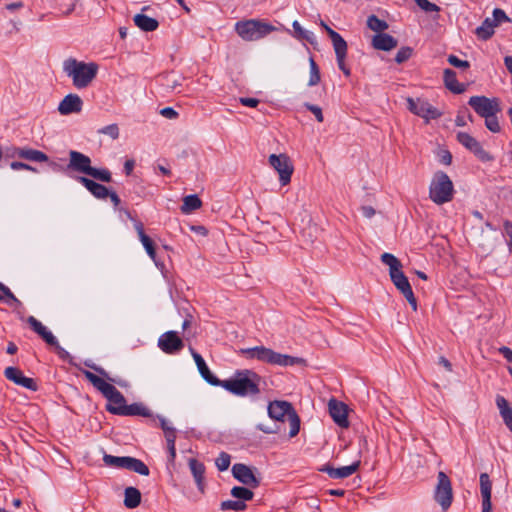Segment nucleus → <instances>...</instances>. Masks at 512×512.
I'll use <instances>...</instances> for the list:
<instances>
[{
  "label": "nucleus",
  "mask_w": 512,
  "mask_h": 512,
  "mask_svg": "<svg viewBox=\"0 0 512 512\" xmlns=\"http://www.w3.org/2000/svg\"><path fill=\"white\" fill-rule=\"evenodd\" d=\"M158 346L164 353L173 354L180 351L184 344L175 331H168L159 337Z\"/></svg>",
  "instance_id": "15"
},
{
  "label": "nucleus",
  "mask_w": 512,
  "mask_h": 512,
  "mask_svg": "<svg viewBox=\"0 0 512 512\" xmlns=\"http://www.w3.org/2000/svg\"><path fill=\"white\" fill-rule=\"evenodd\" d=\"M447 61L449 62L450 65L456 68L467 69L470 67V63L468 61L461 60L455 55H449Z\"/></svg>",
  "instance_id": "50"
},
{
  "label": "nucleus",
  "mask_w": 512,
  "mask_h": 512,
  "mask_svg": "<svg viewBox=\"0 0 512 512\" xmlns=\"http://www.w3.org/2000/svg\"><path fill=\"white\" fill-rule=\"evenodd\" d=\"M6 299L8 304L16 303L21 304L20 301L15 297V295L11 292V290L0 282V301Z\"/></svg>",
  "instance_id": "42"
},
{
  "label": "nucleus",
  "mask_w": 512,
  "mask_h": 512,
  "mask_svg": "<svg viewBox=\"0 0 512 512\" xmlns=\"http://www.w3.org/2000/svg\"><path fill=\"white\" fill-rule=\"evenodd\" d=\"M231 463V456L226 452H221L215 460V465L219 471H225L229 468Z\"/></svg>",
  "instance_id": "44"
},
{
  "label": "nucleus",
  "mask_w": 512,
  "mask_h": 512,
  "mask_svg": "<svg viewBox=\"0 0 512 512\" xmlns=\"http://www.w3.org/2000/svg\"><path fill=\"white\" fill-rule=\"evenodd\" d=\"M68 169L86 174L102 182H110L112 180L111 172L108 169L92 167L91 159L87 155L75 150L69 152Z\"/></svg>",
  "instance_id": "6"
},
{
  "label": "nucleus",
  "mask_w": 512,
  "mask_h": 512,
  "mask_svg": "<svg viewBox=\"0 0 512 512\" xmlns=\"http://www.w3.org/2000/svg\"><path fill=\"white\" fill-rule=\"evenodd\" d=\"M417 5L426 12H438L440 8L428 0H415Z\"/></svg>",
  "instance_id": "51"
},
{
  "label": "nucleus",
  "mask_w": 512,
  "mask_h": 512,
  "mask_svg": "<svg viewBox=\"0 0 512 512\" xmlns=\"http://www.w3.org/2000/svg\"><path fill=\"white\" fill-rule=\"evenodd\" d=\"M498 351L509 363H512V349L506 346H502L498 349Z\"/></svg>",
  "instance_id": "62"
},
{
  "label": "nucleus",
  "mask_w": 512,
  "mask_h": 512,
  "mask_svg": "<svg viewBox=\"0 0 512 512\" xmlns=\"http://www.w3.org/2000/svg\"><path fill=\"white\" fill-rule=\"evenodd\" d=\"M305 107L310 112H312L314 114V116H315V118L317 119L318 122H323L324 117H323L322 109L319 106L306 103Z\"/></svg>",
  "instance_id": "53"
},
{
  "label": "nucleus",
  "mask_w": 512,
  "mask_h": 512,
  "mask_svg": "<svg viewBox=\"0 0 512 512\" xmlns=\"http://www.w3.org/2000/svg\"><path fill=\"white\" fill-rule=\"evenodd\" d=\"M361 212L363 216L368 219L372 218L376 214V211L372 206H362Z\"/></svg>",
  "instance_id": "63"
},
{
  "label": "nucleus",
  "mask_w": 512,
  "mask_h": 512,
  "mask_svg": "<svg viewBox=\"0 0 512 512\" xmlns=\"http://www.w3.org/2000/svg\"><path fill=\"white\" fill-rule=\"evenodd\" d=\"M221 510H234V511H243L247 508L245 502L240 500H226L223 501L220 505Z\"/></svg>",
  "instance_id": "40"
},
{
  "label": "nucleus",
  "mask_w": 512,
  "mask_h": 512,
  "mask_svg": "<svg viewBox=\"0 0 512 512\" xmlns=\"http://www.w3.org/2000/svg\"><path fill=\"white\" fill-rule=\"evenodd\" d=\"M240 353L246 359H256L258 361L278 366L305 365L306 361L300 357H294L275 352L265 346H255L252 348L241 349Z\"/></svg>",
  "instance_id": "3"
},
{
  "label": "nucleus",
  "mask_w": 512,
  "mask_h": 512,
  "mask_svg": "<svg viewBox=\"0 0 512 512\" xmlns=\"http://www.w3.org/2000/svg\"><path fill=\"white\" fill-rule=\"evenodd\" d=\"M444 76V83L447 89H449L451 92L460 94L465 91V85L460 84L457 81L456 73L455 71L451 69H445L443 72Z\"/></svg>",
  "instance_id": "29"
},
{
  "label": "nucleus",
  "mask_w": 512,
  "mask_h": 512,
  "mask_svg": "<svg viewBox=\"0 0 512 512\" xmlns=\"http://www.w3.org/2000/svg\"><path fill=\"white\" fill-rule=\"evenodd\" d=\"M327 34L332 41L336 56L347 55V43L344 38L330 27H327Z\"/></svg>",
  "instance_id": "31"
},
{
  "label": "nucleus",
  "mask_w": 512,
  "mask_h": 512,
  "mask_svg": "<svg viewBox=\"0 0 512 512\" xmlns=\"http://www.w3.org/2000/svg\"><path fill=\"white\" fill-rule=\"evenodd\" d=\"M269 164L278 172L279 180L283 186L291 181L294 167L290 158L286 154H271L269 156Z\"/></svg>",
  "instance_id": "11"
},
{
  "label": "nucleus",
  "mask_w": 512,
  "mask_h": 512,
  "mask_svg": "<svg viewBox=\"0 0 512 512\" xmlns=\"http://www.w3.org/2000/svg\"><path fill=\"white\" fill-rule=\"evenodd\" d=\"M260 376L249 369L238 370L234 376L227 380H220L218 386L224 388L233 395L246 397L259 394Z\"/></svg>",
  "instance_id": "1"
},
{
  "label": "nucleus",
  "mask_w": 512,
  "mask_h": 512,
  "mask_svg": "<svg viewBox=\"0 0 512 512\" xmlns=\"http://www.w3.org/2000/svg\"><path fill=\"white\" fill-rule=\"evenodd\" d=\"M275 30V26L259 19L241 20L235 24V31L239 37L248 42L262 39Z\"/></svg>",
  "instance_id": "8"
},
{
  "label": "nucleus",
  "mask_w": 512,
  "mask_h": 512,
  "mask_svg": "<svg viewBox=\"0 0 512 512\" xmlns=\"http://www.w3.org/2000/svg\"><path fill=\"white\" fill-rule=\"evenodd\" d=\"M99 134H104L109 136L111 139L115 140L119 137V127L117 124H110L98 130Z\"/></svg>",
  "instance_id": "47"
},
{
  "label": "nucleus",
  "mask_w": 512,
  "mask_h": 512,
  "mask_svg": "<svg viewBox=\"0 0 512 512\" xmlns=\"http://www.w3.org/2000/svg\"><path fill=\"white\" fill-rule=\"evenodd\" d=\"M142 243V245L144 246L147 254L149 255V257L155 261L156 259V250H155V246H154V243L152 241V239L149 237V236H144L142 238L139 239Z\"/></svg>",
  "instance_id": "45"
},
{
  "label": "nucleus",
  "mask_w": 512,
  "mask_h": 512,
  "mask_svg": "<svg viewBox=\"0 0 512 512\" xmlns=\"http://www.w3.org/2000/svg\"><path fill=\"white\" fill-rule=\"evenodd\" d=\"M4 375L8 380L29 390L36 391L38 388L34 379L24 376L22 371L16 367H7Z\"/></svg>",
  "instance_id": "18"
},
{
  "label": "nucleus",
  "mask_w": 512,
  "mask_h": 512,
  "mask_svg": "<svg viewBox=\"0 0 512 512\" xmlns=\"http://www.w3.org/2000/svg\"><path fill=\"white\" fill-rule=\"evenodd\" d=\"M143 476L149 475L148 466L141 460L127 456L125 468Z\"/></svg>",
  "instance_id": "34"
},
{
  "label": "nucleus",
  "mask_w": 512,
  "mask_h": 512,
  "mask_svg": "<svg viewBox=\"0 0 512 512\" xmlns=\"http://www.w3.org/2000/svg\"><path fill=\"white\" fill-rule=\"evenodd\" d=\"M79 182L96 198L105 199L109 195V190L102 184H99L87 177H79Z\"/></svg>",
  "instance_id": "27"
},
{
  "label": "nucleus",
  "mask_w": 512,
  "mask_h": 512,
  "mask_svg": "<svg viewBox=\"0 0 512 512\" xmlns=\"http://www.w3.org/2000/svg\"><path fill=\"white\" fill-rule=\"evenodd\" d=\"M292 26H293L294 32L298 38L307 39L306 31L301 27V25L298 21H294Z\"/></svg>",
  "instance_id": "59"
},
{
  "label": "nucleus",
  "mask_w": 512,
  "mask_h": 512,
  "mask_svg": "<svg viewBox=\"0 0 512 512\" xmlns=\"http://www.w3.org/2000/svg\"><path fill=\"white\" fill-rule=\"evenodd\" d=\"M503 226H504L505 234L508 237L507 244H508L510 252L512 253V222L506 220L504 222Z\"/></svg>",
  "instance_id": "56"
},
{
  "label": "nucleus",
  "mask_w": 512,
  "mask_h": 512,
  "mask_svg": "<svg viewBox=\"0 0 512 512\" xmlns=\"http://www.w3.org/2000/svg\"><path fill=\"white\" fill-rule=\"evenodd\" d=\"M468 104L481 117L497 114L501 110L499 101L496 98L490 99L485 96H472Z\"/></svg>",
  "instance_id": "12"
},
{
  "label": "nucleus",
  "mask_w": 512,
  "mask_h": 512,
  "mask_svg": "<svg viewBox=\"0 0 512 512\" xmlns=\"http://www.w3.org/2000/svg\"><path fill=\"white\" fill-rule=\"evenodd\" d=\"M141 493L137 488L127 487L124 492V505L133 509L140 505Z\"/></svg>",
  "instance_id": "32"
},
{
  "label": "nucleus",
  "mask_w": 512,
  "mask_h": 512,
  "mask_svg": "<svg viewBox=\"0 0 512 512\" xmlns=\"http://www.w3.org/2000/svg\"><path fill=\"white\" fill-rule=\"evenodd\" d=\"M397 40L386 33H378L372 38V46L377 50L390 51L397 47Z\"/></svg>",
  "instance_id": "25"
},
{
  "label": "nucleus",
  "mask_w": 512,
  "mask_h": 512,
  "mask_svg": "<svg viewBox=\"0 0 512 512\" xmlns=\"http://www.w3.org/2000/svg\"><path fill=\"white\" fill-rule=\"evenodd\" d=\"M256 469L242 463H236L232 467V474L243 485L249 488H257L260 485V478Z\"/></svg>",
  "instance_id": "13"
},
{
  "label": "nucleus",
  "mask_w": 512,
  "mask_h": 512,
  "mask_svg": "<svg viewBox=\"0 0 512 512\" xmlns=\"http://www.w3.org/2000/svg\"><path fill=\"white\" fill-rule=\"evenodd\" d=\"M128 217L134 222V228L138 234V237L139 239L144 237V236H147L145 234V231H144V226L142 224V222L138 221V220H135L131 217L130 213H128Z\"/></svg>",
  "instance_id": "58"
},
{
  "label": "nucleus",
  "mask_w": 512,
  "mask_h": 512,
  "mask_svg": "<svg viewBox=\"0 0 512 512\" xmlns=\"http://www.w3.org/2000/svg\"><path fill=\"white\" fill-rule=\"evenodd\" d=\"M85 378L108 400L106 406L107 411L115 415H121L126 406V400L123 394L118 391L115 386L106 382L102 377L88 371L83 370Z\"/></svg>",
  "instance_id": "4"
},
{
  "label": "nucleus",
  "mask_w": 512,
  "mask_h": 512,
  "mask_svg": "<svg viewBox=\"0 0 512 512\" xmlns=\"http://www.w3.org/2000/svg\"><path fill=\"white\" fill-rule=\"evenodd\" d=\"M239 102L248 107H256L259 104V100L256 98L240 97Z\"/></svg>",
  "instance_id": "61"
},
{
  "label": "nucleus",
  "mask_w": 512,
  "mask_h": 512,
  "mask_svg": "<svg viewBox=\"0 0 512 512\" xmlns=\"http://www.w3.org/2000/svg\"><path fill=\"white\" fill-rule=\"evenodd\" d=\"M27 322L31 329L37 333L48 345L57 344L56 337L34 316H29Z\"/></svg>",
  "instance_id": "23"
},
{
  "label": "nucleus",
  "mask_w": 512,
  "mask_h": 512,
  "mask_svg": "<svg viewBox=\"0 0 512 512\" xmlns=\"http://www.w3.org/2000/svg\"><path fill=\"white\" fill-rule=\"evenodd\" d=\"M127 456L125 457H118V456H112L109 454H105L103 456V461L107 466L117 467V468H125Z\"/></svg>",
  "instance_id": "41"
},
{
  "label": "nucleus",
  "mask_w": 512,
  "mask_h": 512,
  "mask_svg": "<svg viewBox=\"0 0 512 512\" xmlns=\"http://www.w3.org/2000/svg\"><path fill=\"white\" fill-rule=\"evenodd\" d=\"M188 465L195 479L196 485L201 493L205 491V466L195 458L188 460Z\"/></svg>",
  "instance_id": "24"
},
{
  "label": "nucleus",
  "mask_w": 512,
  "mask_h": 512,
  "mask_svg": "<svg viewBox=\"0 0 512 512\" xmlns=\"http://www.w3.org/2000/svg\"><path fill=\"white\" fill-rule=\"evenodd\" d=\"M412 53H413L412 48H410L408 46L402 47L398 50V52L395 56V61L398 64H401V63L407 61L412 56Z\"/></svg>",
  "instance_id": "48"
},
{
  "label": "nucleus",
  "mask_w": 512,
  "mask_h": 512,
  "mask_svg": "<svg viewBox=\"0 0 512 512\" xmlns=\"http://www.w3.org/2000/svg\"><path fill=\"white\" fill-rule=\"evenodd\" d=\"M83 101L77 94H68L59 103L58 111L62 115L79 113L82 110Z\"/></svg>",
  "instance_id": "20"
},
{
  "label": "nucleus",
  "mask_w": 512,
  "mask_h": 512,
  "mask_svg": "<svg viewBox=\"0 0 512 512\" xmlns=\"http://www.w3.org/2000/svg\"><path fill=\"white\" fill-rule=\"evenodd\" d=\"M287 420L289 421V424H290L289 436L291 438L295 437L299 433V430H300V418L297 415L296 411L291 413V415L289 416V418Z\"/></svg>",
  "instance_id": "43"
},
{
  "label": "nucleus",
  "mask_w": 512,
  "mask_h": 512,
  "mask_svg": "<svg viewBox=\"0 0 512 512\" xmlns=\"http://www.w3.org/2000/svg\"><path fill=\"white\" fill-rule=\"evenodd\" d=\"M10 167L12 170H28L32 172H37L36 168L24 162L14 161L10 164Z\"/></svg>",
  "instance_id": "54"
},
{
  "label": "nucleus",
  "mask_w": 512,
  "mask_h": 512,
  "mask_svg": "<svg viewBox=\"0 0 512 512\" xmlns=\"http://www.w3.org/2000/svg\"><path fill=\"white\" fill-rule=\"evenodd\" d=\"M437 480L434 498L442 510L446 511L451 506L453 500L452 484L449 477L443 471L438 472Z\"/></svg>",
  "instance_id": "9"
},
{
  "label": "nucleus",
  "mask_w": 512,
  "mask_h": 512,
  "mask_svg": "<svg viewBox=\"0 0 512 512\" xmlns=\"http://www.w3.org/2000/svg\"><path fill=\"white\" fill-rule=\"evenodd\" d=\"M456 138L461 145L473 153L479 160L487 162L493 159V157L483 149L482 145L470 134L458 132Z\"/></svg>",
  "instance_id": "14"
},
{
  "label": "nucleus",
  "mask_w": 512,
  "mask_h": 512,
  "mask_svg": "<svg viewBox=\"0 0 512 512\" xmlns=\"http://www.w3.org/2000/svg\"><path fill=\"white\" fill-rule=\"evenodd\" d=\"M120 412L121 416L149 417L151 415L149 409L141 403H134L131 405L126 404L125 408Z\"/></svg>",
  "instance_id": "33"
},
{
  "label": "nucleus",
  "mask_w": 512,
  "mask_h": 512,
  "mask_svg": "<svg viewBox=\"0 0 512 512\" xmlns=\"http://www.w3.org/2000/svg\"><path fill=\"white\" fill-rule=\"evenodd\" d=\"M192 356L197 365L199 373L204 378V380L213 386H218L220 379L211 373L202 356L195 351H192Z\"/></svg>",
  "instance_id": "26"
},
{
  "label": "nucleus",
  "mask_w": 512,
  "mask_h": 512,
  "mask_svg": "<svg viewBox=\"0 0 512 512\" xmlns=\"http://www.w3.org/2000/svg\"><path fill=\"white\" fill-rule=\"evenodd\" d=\"M309 65H310V77H309L308 85L315 86L321 80L320 70L313 58L309 59Z\"/></svg>",
  "instance_id": "39"
},
{
  "label": "nucleus",
  "mask_w": 512,
  "mask_h": 512,
  "mask_svg": "<svg viewBox=\"0 0 512 512\" xmlns=\"http://www.w3.org/2000/svg\"><path fill=\"white\" fill-rule=\"evenodd\" d=\"M231 495L240 501H250L254 497V493L247 487L235 486L231 489Z\"/></svg>",
  "instance_id": "37"
},
{
  "label": "nucleus",
  "mask_w": 512,
  "mask_h": 512,
  "mask_svg": "<svg viewBox=\"0 0 512 512\" xmlns=\"http://www.w3.org/2000/svg\"><path fill=\"white\" fill-rule=\"evenodd\" d=\"M293 412H295V409L292 404L287 401L275 400L268 405V415L276 421L284 422Z\"/></svg>",
  "instance_id": "16"
},
{
  "label": "nucleus",
  "mask_w": 512,
  "mask_h": 512,
  "mask_svg": "<svg viewBox=\"0 0 512 512\" xmlns=\"http://www.w3.org/2000/svg\"><path fill=\"white\" fill-rule=\"evenodd\" d=\"M346 56L347 55H341V56H336V59H337V64H338V67L339 69L346 75V76H350V69L346 66L345 64V59H346Z\"/></svg>",
  "instance_id": "57"
},
{
  "label": "nucleus",
  "mask_w": 512,
  "mask_h": 512,
  "mask_svg": "<svg viewBox=\"0 0 512 512\" xmlns=\"http://www.w3.org/2000/svg\"><path fill=\"white\" fill-rule=\"evenodd\" d=\"M11 157H19L31 162H47L49 160L44 152L27 147L15 148Z\"/></svg>",
  "instance_id": "22"
},
{
  "label": "nucleus",
  "mask_w": 512,
  "mask_h": 512,
  "mask_svg": "<svg viewBox=\"0 0 512 512\" xmlns=\"http://www.w3.org/2000/svg\"><path fill=\"white\" fill-rule=\"evenodd\" d=\"M485 118V126L488 130H490L493 133H498L501 130L498 118L496 114H492L490 116H486Z\"/></svg>",
  "instance_id": "46"
},
{
  "label": "nucleus",
  "mask_w": 512,
  "mask_h": 512,
  "mask_svg": "<svg viewBox=\"0 0 512 512\" xmlns=\"http://www.w3.org/2000/svg\"><path fill=\"white\" fill-rule=\"evenodd\" d=\"M135 25L145 32H151L158 28L159 23L155 18L149 17L145 14H136L133 18Z\"/></svg>",
  "instance_id": "30"
},
{
  "label": "nucleus",
  "mask_w": 512,
  "mask_h": 512,
  "mask_svg": "<svg viewBox=\"0 0 512 512\" xmlns=\"http://www.w3.org/2000/svg\"><path fill=\"white\" fill-rule=\"evenodd\" d=\"M407 107L410 112L423 118L427 123L442 116V112L421 98H407Z\"/></svg>",
  "instance_id": "10"
},
{
  "label": "nucleus",
  "mask_w": 512,
  "mask_h": 512,
  "mask_svg": "<svg viewBox=\"0 0 512 512\" xmlns=\"http://www.w3.org/2000/svg\"><path fill=\"white\" fill-rule=\"evenodd\" d=\"M491 19H492L493 24H495V27H497L499 24H501L504 21H510V19L506 15V13L502 9H499V8L494 9L493 18H491Z\"/></svg>",
  "instance_id": "49"
},
{
  "label": "nucleus",
  "mask_w": 512,
  "mask_h": 512,
  "mask_svg": "<svg viewBox=\"0 0 512 512\" xmlns=\"http://www.w3.org/2000/svg\"><path fill=\"white\" fill-rule=\"evenodd\" d=\"M160 114L168 119H176L178 117V113L171 107L161 109Z\"/></svg>",
  "instance_id": "60"
},
{
  "label": "nucleus",
  "mask_w": 512,
  "mask_h": 512,
  "mask_svg": "<svg viewBox=\"0 0 512 512\" xmlns=\"http://www.w3.org/2000/svg\"><path fill=\"white\" fill-rule=\"evenodd\" d=\"M201 206L202 201L197 195H188L183 198V205L181 206V211L185 214H188L194 210L199 209Z\"/></svg>",
  "instance_id": "36"
},
{
  "label": "nucleus",
  "mask_w": 512,
  "mask_h": 512,
  "mask_svg": "<svg viewBox=\"0 0 512 512\" xmlns=\"http://www.w3.org/2000/svg\"><path fill=\"white\" fill-rule=\"evenodd\" d=\"M99 66L95 62L78 61L75 58H68L63 62V71L72 79L77 89H84L91 85L96 78Z\"/></svg>",
  "instance_id": "2"
},
{
  "label": "nucleus",
  "mask_w": 512,
  "mask_h": 512,
  "mask_svg": "<svg viewBox=\"0 0 512 512\" xmlns=\"http://www.w3.org/2000/svg\"><path fill=\"white\" fill-rule=\"evenodd\" d=\"M175 441H176V439H168V441H166L167 442V449H168V452H169V462L171 464L174 463L175 458H176Z\"/></svg>",
  "instance_id": "55"
},
{
  "label": "nucleus",
  "mask_w": 512,
  "mask_h": 512,
  "mask_svg": "<svg viewBox=\"0 0 512 512\" xmlns=\"http://www.w3.org/2000/svg\"><path fill=\"white\" fill-rule=\"evenodd\" d=\"M496 405L505 425L512 432V409L508 401L501 395L496 397Z\"/></svg>",
  "instance_id": "28"
},
{
  "label": "nucleus",
  "mask_w": 512,
  "mask_h": 512,
  "mask_svg": "<svg viewBox=\"0 0 512 512\" xmlns=\"http://www.w3.org/2000/svg\"><path fill=\"white\" fill-rule=\"evenodd\" d=\"M417 5L426 12H438L440 8L428 0H415Z\"/></svg>",
  "instance_id": "52"
},
{
  "label": "nucleus",
  "mask_w": 512,
  "mask_h": 512,
  "mask_svg": "<svg viewBox=\"0 0 512 512\" xmlns=\"http://www.w3.org/2000/svg\"><path fill=\"white\" fill-rule=\"evenodd\" d=\"M329 413L332 419L342 428L349 426L347 419L348 407L343 402L337 401L336 399H330L328 403Z\"/></svg>",
  "instance_id": "17"
},
{
  "label": "nucleus",
  "mask_w": 512,
  "mask_h": 512,
  "mask_svg": "<svg viewBox=\"0 0 512 512\" xmlns=\"http://www.w3.org/2000/svg\"><path fill=\"white\" fill-rule=\"evenodd\" d=\"M367 26L372 31H375L378 33H383L385 30L388 29V23L384 20L379 19L375 15H371L367 19Z\"/></svg>",
  "instance_id": "38"
},
{
  "label": "nucleus",
  "mask_w": 512,
  "mask_h": 512,
  "mask_svg": "<svg viewBox=\"0 0 512 512\" xmlns=\"http://www.w3.org/2000/svg\"><path fill=\"white\" fill-rule=\"evenodd\" d=\"M381 261L389 266V274L391 281L395 285V287L403 294L408 303L411 305L414 311L417 310V300L414 296L411 285L408 281V278L402 272V264L401 262L390 253H383L381 255Z\"/></svg>",
  "instance_id": "5"
},
{
  "label": "nucleus",
  "mask_w": 512,
  "mask_h": 512,
  "mask_svg": "<svg viewBox=\"0 0 512 512\" xmlns=\"http://www.w3.org/2000/svg\"><path fill=\"white\" fill-rule=\"evenodd\" d=\"M360 460L355 461L351 465L334 468L330 465H324L319 470L325 472L333 479H344L354 474L360 467Z\"/></svg>",
  "instance_id": "19"
},
{
  "label": "nucleus",
  "mask_w": 512,
  "mask_h": 512,
  "mask_svg": "<svg viewBox=\"0 0 512 512\" xmlns=\"http://www.w3.org/2000/svg\"><path fill=\"white\" fill-rule=\"evenodd\" d=\"M495 24H493L491 18H486L482 24L476 28L475 34L480 40H488L494 34Z\"/></svg>",
  "instance_id": "35"
},
{
  "label": "nucleus",
  "mask_w": 512,
  "mask_h": 512,
  "mask_svg": "<svg viewBox=\"0 0 512 512\" xmlns=\"http://www.w3.org/2000/svg\"><path fill=\"white\" fill-rule=\"evenodd\" d=\"M135 162L132 159L126 160L124 163V171L126 175H130L134 169Z\"/></svg>",
  "instance_id": "64"
},
{
  "label": "nucleus",
  "mask_w": 512,
  "mask_h": 512,
  "mask_svg": "<svg viewBox=\"0 0 512 512\" xmlns=\"http://www.w3.org/2000/svg\"><path fill=\"white\" fill-rule=\"evenodd\" d=\"M454 193V185L450 177L443 171H437L429 186L431 201L437 205H443L452 201Z\"/></svg>",
  "instance_id": "7"
},
{
  "label": "nucleus",
  "mask_w": 512,
  "mask_h": 512,
  "mask_svg": "<svg viewBox=\"0 0 512 512\" xmlns=\"http://www.w3.org/2000/svg\"><path fill=\"white\" fill-rule=\"evenodd\" d=\"M492 482L487 473L480 474V492L482 496V512H492Z\"/></svg>",
  "instance_id": "21"
}]
</instances>
